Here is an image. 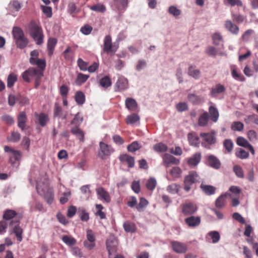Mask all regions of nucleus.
I'll list each match as a JSON object with an SVG mask.
<instances>
[{"label":"nucleus","instance_id":"15","mask_svg":"<svg viewBox=\"0 0 258 258\" xmlns=\"http://www.w3.org/2000/svg\"><path fill=\"white\" fill-rule=\"evenodd\" d=\"M27 121V116L24 111H22L18 115L17 122L18 126L22 130L24 131L26 127V122Z\"/></svg>","mask_w":258,"mask_h":258},{"label":"nucleus","instance_id":"27","mask_svg":"<svg viewBox=\"0 0 258 258\" xmlns=\"http://www.w3.org/2000/svg\"><path fill=\"white\" fill-rule=\"evenodd\" d=\"M140 119V117L137 114L132 113L126 116L125 121L127 124L132 125L139 122Z\"/></svg>","mask_w":258,"mask_h":258},{"label":"nucleus","instance_id":"55","mask_svg":"<svg viewBox=\"0 0 258 258\" xmlns=\"http://www.w3.org/2000/svg\"><path fill=\"white\" fill-rule=\"evenodd\" d=\"M224 147L228 153H230L233 148V143L230 139H226L223 143Z\"/></svg>","mask_w":258,"mask_h":258},{"label":"nucleus","instance_id":"17","mask_svg":"<svg viewBox=\"0 0 258 258\" xmlns=\"http://www.w3.org/2000/svg\"><path fill=\"white\" fill-rule=\"evenodd\" d=\"M185 223L190 227H196L201 223V218L199 216H191L185 219Z\"/></svg>","mask_w":258,"mask_h":258},{"label":"nucleus","instance_id":"51","mask_svg":"<svg viewBox=\"0 0 258 258\" xmlns=\"http://www.w3.org/2000/svg\"><path fill=\"white\" fill-rule=\"evenodd\" d=\"M156 185L157 181L156 179L154 177L150 178L146 184L147 189L150 190H153L155 188Z\"/></svg>","mask_w":258,"mask_h":258},{"label":"nucleus","instance_id":"31","mask_svg":"<svg viewBox=\"0 0 258 258\" xmlns=\"http://www.w3.org/2000/svg\"><path fill=\"white\" fill-rule=\"evenodd\" d=\"M12 34L13 37L16 41L18 39L22 38L23 37L25 36L24 33L22 29L18 27H14L13 28L12 30Z\"/></svg>","mask_w":258,"mask_h":258},{"label":"nucleus","instance_id":"53","mask_svg":"<svg viewBox=\"0 0 258 258\" xmlns=\"http://www.w3.org/2000/svg\"><path fill=\"white\" fill-rule=\"evenodd\" d=\"M75 100L79 104H83L85 101V97L82 92H77L75 95Z\"/></svg>","mask_w":258,"mask_h":258},{"label":"nucleus","instance_id":"57","mask_svg":"<svg viewBox=\"0 0 258 258\" xmlns=\"http://www.w3.org/2000/svg\"><path fill=\"white\" fill-rule=\"evenodd\" d=\"M100 84L104 88H107L111 85V80L108 77L105 76L100 80Z\"/></svg>","mask_w":258,"mask_h":258},{"label":"nucleus","instance_id":"22","mask_svg":"<svg viewBox=\"0 0 258 258\" xmlns=\"http://www.w3.org/2000/svg\"><path fill=\"white\" fill-rule=\"evenodd\" d=\"M187 99L189 102L194 105H198L204 101V98L194 93H189L187 95Z\"/></svg>","mask_w":258,"mask_h":258},{"label":"nucleus","instance_id":"41","mask_svg":"<svg viewBox=\"0 0 258 258\" xmlns=\"http://www.w3.org/2000/svg\"><path fill=\"white\" fill-rule=\"evenodd\" d=\"M209 120V114L208 112H206L202 114L199 117L198 124L200 126H206Z\"/></svg>","mask_w":258,"mask_h":258},{"label":"nucleus","instance_id":"23","mask_svg":"<svg viewBox=\"0 0 258 258\" xmlns=\"http://www.w3.org/2000/svg\"><path fill=\"white\" fill-rule=\"evenodd\" d=\"M208 162L209 165L215 168L219 169L221 166V163L219 160L214 155H210L208 157Z\"/></svg>","mask_w":258,"mask_h":258},{"label":"nucleus","instance_id":"56","mask_svg":"<svg viewBox=\"0 0 258 258\" xmlns=\"http://www.w3.org/2000/svg\"><path fill=\"white\" fill-rule=\"evenodd\" d=\"M244 127L243 123L240 121L234 122L231 125V129L234 131H241Z\"/></svg>","mask_w":258,"mask_h":258},{"label":"nucleus","instance_id":"10","mask_svg":"<svg viewBox=\"0 0 258 258\" xmlns=\"http://www.w3.org/2000/svg\"><path fill=\"white\" fill-rule=\"evenodd\" d=\"M200 136L203 140V146L207 147V145H211L215 144L216 139L213 133H201Z\"/></svg>","mask_w":258,"mask_h":258},{"label":"nucleus","instance_id":"46","mask_svg":"<svg viewBox=\"0 0 258 258\" xmlns=\"http://www.w3.org/2000/svg\"><path fill=\"white\" fill-rule=\"evenodd\" d=\"M28 42V39L25 36L16 41L18 47L21 49H23L26 47Z\"/></svg>","mask_w":258,"mask_h":258},{"label":"nucleus","instance_id":"26","mask_svg":"<svg viewBox=\"0 0 258 258\" xmlns=\"http://www.w3.org/2000/svg\"><path fill=\"white\" fill-rule=\"evenodd\" d=\"M121 161L126 162L128 164V166L132 168L135 165L134 158L127 154H123L119 157Z\"/></svg>","mask_w":258,"mask_h":258},{"label":"nucleus","instance_id":"35","mask_svg":"<svg viewBox=\"0 0 258 258\" xmlns=\"http://www.w3.org/2000/svg\"><path fill=\"white\" fill-rule=\"evenodd\" d=\"M229 195V194L226 193L224 195H222L219 197H218L215 202L216 206L218 208H221L223 207L225 204L226 199Z\"/></svg>","mask_w":258,"mask_h":258},{"label":"nucleus","instance_id":"28","mask_svg":"<svg viewBox=\"0 0 258 258\" xmlns=\"http://www.w3.org/2000/svg\"><path fill=\"white\" fill-rule=\"evenodd\" d=\"M188 140L189 144L191 146L197 147L200 144L199 138L195 133H190L188 135Z\"/></svg>","mask_w":258,"mask_h":258},{"label":"nucleus","instance_id":"62","mask_svg":"<svg viewBox=\"0 0 258 258\" xmlns=\"http://www.w3.org/2000/svg\"><path fill=\"white\" fill-rule=\"evenodd\" d=\"M236 156L241 159H246L249 156V153L242 149H240L236 152Z\"/></svg>","mask_w":258,"mask_h":258},{"label":"nucleus","instance_id":"14","mask_svg":"<svg viewBox=\"0 0 258 258\" xmlns=\"http://www.w3.org/2000/svg\"><path fill=\"white\" fill-rule=\"evenodd\" d=\"M96 191L98 199L103 200L106 203L110 202L109 194L103 187H99L96 188Z\"/></svg>","mask_w":258,"mask_h":258},{"label":"nucleus","instance_id":"58","mask_svg":"<svg viewBox=\"0 0 258 258\" xmlns=\"http://www.w3.org/2000/svg\"><path fill=\"white\" fill-rule=\"evenodd\" d=\"M237 144L241 147L247 148L250 145L248 142L244 138L239 137L237 139Z\"/></svg>","mask_w":258,"mask_h":258},{"label":"nucleus","instance_id":"54","mask_svg":"<svg viewBox=\"0 0 258 258\" xmlns=\"http://www.w3.org/2000/svg\"><path fill=\"white\" fill-rule=\"evenodd\" d=\"M231 75L235 80L240 81H243L244 80V77L238 72L236 68L232 69Z\"/></svg>","mask_w":258,"mask_h":258},{"label":"nucleus","instance_id":"19","mask_svg":"<svg viewBox=\"0 0 258 258\" xmlns=\"http://www.w3.org/2000/svg\"><path fill=\"white\" fill-rule=\"evenodd\" d=\"M163 162L166 167H169L171 164L177 165L179 163V160L178 159L169 154H165L164 155Z\"/></svg>","mask_w":258,"mask_h":258},{"label":"nucleus","instance_id":"50","mask_svg":"<svg viewBox=\"0 0 258 258\" xmlns=\"http://www.w3.org/2000/svg\"><path fill=\"white\" fill-rule=\"evenodd\" d=\"M89 77V75H84L81 73L79 74L76 81V84L79 86L81 85L87 80Z\"/></svg>","mask_w":258,"mask_h":258},{"label":"nucleus","instance_id":"6","mask_svg":"<svg viewBox=\"0 0 258 258\" xmlns=\"http://www.w3.org/2000/svg\"><path fill=\"white\" fill-rule=\"evenodd\" d=\"M86 233L87 239L83 242L84 246L88 250H92L96 246L95 236L91 229L87 230Z\"/></svg>","mask_w":258,"mask_h":258},{"label":"nucleus","instance_id":"20","mask_svg":"<svg viewBox=\"0 0 258 258\" xmlns=\"http://www.w3.org/2000/svg\"><path fill=\"white\" fill-rule=\"evenodd\" d=\"M128 0H114V7L119 12H124L128 6Z\"/></svg>","mask_w":258,"mask_h":258},{"label":"nucleus","instance_id":"33","mask_svg":"<svg viewBox=\"0 0 258 258\" xmlns=\"http://www.w3.org/2000/svg\"><path fill=\"white\" fill-rule=\"evenodd\" d=\"M53 115L54 117L61 118L62 119H66L67 118V114H62V109L57 103H55L54 105Z\"/></svg>","mask_w":258,"mask_h":258},{"label":"nucleus","instance_id":"40","mask_svg":"<svg viewBox=\"0 0 258 258\" xmlns=\"http://www.w3.org/2000/svg\"><path fill=\"white\" fill-rule=\"evenodd\" d=\"M124 230L127 232L133 233L136 231V225L129 221L125 222L123 225Z\"/></svg>","mask_w":258,"mask_h":258},{"label":"nucleus","instance_id":"38","mask_svg":"<svg viewBox=\"0 0 258 258\" xmlns=\"http://www.w3.org/2000/svg\"><path fill=\"white\" fill-rule=\"evenodd\" d=\"M188 74L194 79H198L200 76V71L191 66L188 68Z\"/></svg>","mask_w":258,"mask_h":258},{"label":"nucleus","instance_id":"29","mask_svg":"<svg viewBox=\"0 0 258 258\" xmlns=\"http://www.w3.org/2000/svg\"><path fill=\"white\" fill-rule=\"evenodd\" d=\"M18 221L16 222V225L13 227V232L15 233L17 239L19 241L21 242L22 240V233L23 230L19 225Z\"/></svg>","mask_w":258,"mask_h":258},{"label":"nucleus","instance_id":"8","mask_svg":"<svg viewBox=\"0 0 258 258\" xmlns=\"http://www.w3.org/2000/svg\"><path fill=\"white\" fill-rule=\"evenodd\" d=\"M103 45V51L107 53L111 52L114 53L118 48L117 46L113 45L111 37L109 35L105 37Z\"/></svg>","mask_w":258,"mask_h":258},{"label":"nucleus","instance_id":"2","mask_svg":"<svg viewBox=\"0 0 258 258\" xmlns=\"http://www.w3.org/2000/svg\"><path fill=\"white\" fill-rule=\"evenodd\" d=\"M36 189L38 194L43 196L48 204L50 205L52 203L54 195L52 189L49 187L47 181L45 182H37Z\"/></svg>","mask_w":258,"mask_h":258},{"label":"nucleus","instance_id":"37","mask_svg":"<svg viewBox=\"0 0 258 258\" xmlns=\"http://www.w3.org/2000/svg\"><path fill=\"white\" fill-rule=\"evenodd\" d=\"M57 40L55 38H50L48 39L47 42V48L48 54L51 55L53 53V49L56 44Z\"/></svg>","mask_w":258,"mask_h":258},{"label":"nucleus","instance_id":"3","mask_svg":"<svg viewBox=\"0 0 258 258\" xmlns=\"http://www.w3.org/2000/svg\"><path fill=\"white\" fill-rule=\"evenodd\" d=\"M29 33L37 44L40 45L43 42L42 30L35 22H31L29 26Z\"/></svg>","mask_w":258,"mask_h":258},{"label":"nucleus","instance_id":"18","mask_svg":"<svg viewBox=\"0 0 258 258\" xmlns=\"http://www.w3.org/2000/svg\"><path fill=\"white\" fill-rule=\"evenodd\" d=\"M220 238L219 233L217 231L209 232L206 236V240L208 242H212L213 243H217Z\"/></svg>","mask_w":258,"mask_h":258},{"label":"nucleus","instance_id":"34","mask_svg":"<svg viewBox=\"0 0 258 258\" xmlns=\"http://www.w3.org/2000/svg\"><path fill=\"white\" fill-rule=\"evenodd\" d=\"M72 133L75 135L76 137L80 141H84V134L83 131L78 127L75 126L71 129Z\"/></svg>","mask_w":258,"mask_h":258},{"label":"nucleus","instance_id":"16","mask_svg":"<svg viewBox=\"0 0 258 258\" xmlns=\"http://www.w3.org/2000/svg\"><path fill=\"white\" fill-rule=\"evenodd\" d=\"M115 85L118 91L124 90L128 88V80L124 77L122 76H119L118 78Z\"/></svg>","mask_w":258,"mask_h":258},{"label":"nucleus","instance_id":"25","mask_svg":"<svg viewBox=\"0 0 258 258\" xmlns=\"http://www.w3.org/2000/svg\"><path fill=\"white\" fill-rule=\"evenodd\" d=\"M201 160V153L197 152L194 154L188 160V164L190 166H196Z\"/></svg>","mask_w":258,"mask_h":258},{"label":"nucleus","instance_id":"52","mask_svg":"<svg viewBox=\"0 0 258 258\" xmlns=\"http://www.w3.org/2000/svg\"><path fill=\"white\" fill-rule=\"evenodd\" d=\"M17 80V76L14 74H11L9 75L7 79V86L11 88L13 86L14 83Z\"/></svg>","mask_w":258,"mask_h":258},{"label":"nucleus","instance_id":"39","mask_svg":"<svg viewBox=\"0 0 258 258\" xmlns=\"http://www.w3.org/2000/svg\"><path fill=\"white\" fill-rule=\"evenodd\" d=\"M211 119L214 121L216 122L219 117V112L218 110L213 106H210L209 109Z\"/></svg>","mask_w":258,"mask_h":258},{"label":"nucleus","instance_id":"43","mask_svg":"<svg viewBox=\"0 0 258 258\" xmlns=\"http://www.w3.org/2000/svg\"><path fill=\"white\" fill-rule=\"evenodd\" d=\"M180 188V186L179 184L173 183L167 186V190L171 194H176L179 192Z\"/></svg>","mask_w":258,"mask_h":258},{"label":"nucleus","instance_id":"13","mask_svg":"<svg viewBox=\"0 0 258 258\" xmlns=\"http://www.w3.org/2000/svg\"><path fill=\"white\" fill-rule=\"evenodd\" d=\"M29 62L32 65L37 66V70L42 71V73L44 74L46 66V60L44 58L29 59Z\"/></svg>","mask_w":258,"mask_h":258},{"label":"nucleus","instance_id":"59","mask_svg":"<svg viewBox=\"0 0 258 258\" xmlns=\"http://www.w3.org/2000/svg\"><path fill=\"white\" fill-rule=\"evenodd\" d=\"M254 33V31L252 29L246 30L241 37V40L244 42H247L250 40L251 35Z\"/></svg>","mask_w":258,"mask_h":258},{"label":"nucleus","instance_id":"1","mask_svg":"<svg viewBox=\"0 0 258 258\" xmlns=\"http://www.w3.org/2000/svg\"><path fill=\"white\" fill-rule=\"evenodd\" d=\"M23 79L26 82H30L32 79L35 80V88H37L41 82V79L43 76L42 71H39L36 68H30L22 75Z\"/></svg>","mask_w":258,"mask_h":258},{"label":"nucleus","instance_id":"11","mask_svg":"<svg viewBox=\"0 0 258 258\" xmlns=\"http://www.w3.org/2000/svg\"><path fill=\"white\" fill-rule=\"evenodd\" d=\"M171 245L173 251L177 253H184L187 251V246L183 243L173 241L171 242Z\"/></svg>","mask_w":258,"mask_h":258},{"label":"nucleus","instance_id":"7","mask_svg":"<svg viewBox=\"0 0 258 258\" xmlns=\"http://www.w3.org/2000/svg\"><path fill=\"white\" fill-rule=\"evenodd\" d=\"M99 156L103 159L110 156L114 152L113 149L110 146L103 142L99 143Z\"/></svg>","mask_w":258,"mask_h":258},{"label":"nucleus","instance_id":"5","mask_svg":"<svg viewBox=\"0 0 258 258\" xmlns=\"http://www.w3.org/2000/svg\"><path fill=\"white\" fill-rule=\"evenodd\" d=\"M199 177L197 172L191 171L187 175L184 179V189L186 192H188L191 189V186L194 183L198 182Z\"/></svg>","mask_w":258,"mask_h":258},{"label":"nucleus","instance_id":"61","mask_svg":"<svg viewBox=\"0 0 258 258\" xmlns=\"http://www.w3.org/2000/svg\"><path fill=\"white\" fill-rule=\"evenodd\" d=\"M212 39L213 41V43L215 45H218L220 44V43L222 41L223 37L219 33H215L213 34L212 36Z\"/></svg>","mask_w":258,"mask_h":258},{"label":"nucleus","instance_id":"49","mask_svg":"<svg viewBox=\"0 0 258 258\" xmlns=\"http://www.w3.org/2000/svg\"><path fill=\"white\" fill-rule=\"evenodd\" d=\"M78 214L82 221H87L89 219L88 213H87L84 208H79Z\"/></svg>","mask_w":258,"mask_h":258},{"label":"nucleus","instance_id":"36","mask_svg":"<svg viewBox=\"0 0 258 258\" xmlns=\"http://www.w3.org/2000/svg\"><path fill=\"white\" fill-rule=\"evenodd\" d=\"M89 8L93 11L102 13L105 12L106 10L105 6L101 3H98L93 6H89Z\"/></svg>","mask_w":258,"mask_h":258},{"label":"nucleus","instance_id":"64","mask_svg":"<svg viewBox=\"0 0 258 258\" xmlns=\"http://www.w3.org/2000/svg\"><path fill=\"white\" fill-rule=\"evenodd\" d=\"M21 135L20 133L17 132H13L11 135L8 138V140L12 142H17L20 140Z\"/></svg>","mask_w":258,"mask_h":258},{"label":"nucleus","instance_id":"4","mask_svg":"<svg viewBox=\"0 0 258 258\" xmlns=\"http://www.w3.org/2000/svg\"><path fill=\"white\" fill-rule=\"evenodd\" d=\"M6 152L9 153V162L13 166L18 167L22 157V152L12 149L8 146L4 147Z\"/></svg>","mask_w":258,"mask_h":258},{"label":"nucleus","instance_id":"44","mask_svg":"<svg viewBox=\"0 0 258 258\" xmlns=\"http://www.w3.org/2000/svg\"><path fill=\"white\" fill-rule=\"evenodd\" d=\"M223 3L227 6L241 7L242 6V2L241 0H223Z\"/></svg>","mask_w":258,"mask_h":258},{"label":"nucleus","instance_id":"30","mask_svg":"<svg viewBox=\"0 0 258 258\" xmlns=\"http://www.w3.org/2000/svg\"><path fill=\"white\" fill-rule=\"evenodd\" d=\"M201 188L205 194L207 195H212L214 194L216 188L212 185H206L202 183L200 185Z\"/></svg>","mask_w":258,"mask_h":258},{"label":"nucleus","instance_id":"42","mask_svg":"<svg viewBox=\"0 0 258 258\" xmlns=\"http://www.w3.org/2000/svg\"><path fill=\"white\" fill-rule=\"evenodd\" d=\"M153 149L156 152L162 153L166 152L168 147L166 145L162 143H159L154 145Z\"/></svg>","mask_w":258,"mask_h":258},{"label":"nucleus","instance_id":"48","mask_svg":"<svg viewBox=\"0 0 258 258\" xmlns=\"http://www.w3.org/2000/svg\"><path fill=\"white\" fill-rule=\"evenodd\" d=\"M14 220L8 222L7 221H0V234H2L6 232V230L8 227V224L10 226H13Z\"/></svg>","mask_w":258,"mask_h":258},{"label":"nucleus","instance_id":"47","mask_svg":"<svg viewBox=\"0 0 258 258\" xmlns=\"http://www.w3.org/2000/svg\"><path fill=\"white\" fill-rule=\"evenodd\" d=\"M36 115L38 116V120L39 124L42 126H44L48 120L47 115L43 113H41L39 115H38L37 114H36Z\"/></svg>","mask_w":258,"mask_h":258},{"label":"nucleus","instance_id":"9","mask_svg":"<svg viewBox=\"0 0 258 258\" xmlns=\"http://www.w3.org/2000/svg\"><path fill=\"white\" fill-rule=\"evenodd\" d=\"M197 210V206L191 202L185 203L182 206V212L185 216L194 214Z\"/></svg>","mask_w":258,"mask_h":258},{"label":"nucleus","instance_id":"45","mask_svg":"<svg viewBox=\"0 0 258 258\" xmlns=\"http://www.w3.org/2000/svg\"><path fill=\"white\" fill-rule=\"evenodd\" d=\"M62 241L67 245L69 246H73L76 244V240L72 237L68 235H64L62 237Z\"/></svg>","mask_w":258,"mask_h":258},{"label":"nucleus","instance_id":"60","mask_svg":"<svg viewBox=\"0 0 258 258\" xmlns=\"http://www.w3.org/2000/svg\"><path fill=\"white\" fill-rule=\"evenodd\" d=\"M168 13L175 17H177L181 14L180 10L173 6H170L169 8Z\"/></svg>","mask_w":258,"mask_h":258},{"label":"nucleus","instance_id":"12","mask_svg":"<svg viewBox=\"0 0 258 258\" xmlns=\"http://www.w3.org/2000/svg\"><path fill=\"white\" fill-rule=\"evenodd\" d=\"M106 247L109 255L114 253L116 251V248L117 245V241L116 239L111 236L106 240Z\"/></svg>","mask_w":258,"mask_h":258},{"label":"nucleus","instance_id":"24","mask_svg":"<svg viewBox=\"0 0 258 258\" xmlns=\"http://www.w3.org/2000/svg\"><path fill=\"white\" fill-rule=\"evenodd\" d=\"M225 27L227 30L233 34L237 35L239 32V28L230 20H227L225 23Z\"/></svg>","mask_w":258,"mask_h":258},{"label":"nucleus","instance_id":"32","mask_svg":"<svg viewBox=\"0 0 258 258\" xmlns=\"http://www.w3.org/2000/svg\"><path fill=\"white\" fill-rule=\"evenodd\" d=\"M225 91L224 86L220 84H218L211 89V94L213 97H215L218 94L224 92Z\"/></svg>","mask_w":258,"mask_h":258},{"label":"nucleus","instance_id":"21","mask_svg":"<svg viewBox=\"0 0 258 258\" xmlns=\"http://www.w3.org/2000/svg\"><path fill=\"white\" fill-rule=\"evenodd\" d=\"M126 108L131 111H136L138 107L137 101L132 98H127L125 101Z\"/></svg>","mask_w":258,"mask_h":258},{"label":"nucleus","instance_id":"63","mask_svg":"<svg viewBox=\"0 0 258 258\" xmlns=\"http://www.w3.org/2000/svg\"><path fill=\"white\" fill-rule=\"evenodd\" d=\"M78 66L80 69L83 71H86L88 69V63L84 61L82 58H79L77 60Z\"/></svg>","mask_w":258,"mask_h":258}]
</instances>
